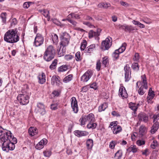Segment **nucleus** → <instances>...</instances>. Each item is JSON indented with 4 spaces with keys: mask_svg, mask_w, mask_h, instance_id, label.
Returning <instances> with one entry per match:
<instances>
[{
    "mask_svg": "<svg viewBox=\"0 0 159 159\" xmlns=\"http://www.w3.org/2000/svg\"><path fill=\"white\" fill-rule=\"evenodd\" d=\"M17 28L8 30L5 34L4 41L11 43L17 42L19 40V36L17 34Z\"/></svg>",
    "mask_w": 159,
    "mask_h": 159,
    "instance_id": "1",
    "label": "nucleus"
},
{
    "mask_svg": "<svg viewBox=\"0 0 159 159\" xmlns=\"http://www.w3.org/2000/svg\"><path fill=\"white\" fill-rule=\"evenodd\" d=\"M56 55V50L53 46L52 45L48 46L44 52L43 58L47 62L51 61L53 59Z\"/></svg>",
    "mask_w": 159,
    "mask_h": 159,
    "instance_id": "2",
    "label": "nucleus"
},
{
    "mask_svg": "<svg viewBox=\"0 0 159 159\" xmlns=\"http://www.w3.org/2000/svg\"><path fill=\"white\" fill-rule=\"evenodd\" d=\"M17 143V139L16 138L9 140L8 141L3 143L2 145V148L3 151L8 152L10 150L12 151L15 148V144Z\"/></svg>",
    "mask_w": 159,
    "mask_h": 159,
    "instance_id": "3",
    "label": "nucleus"
},
{
    "mask_svg": "<svg viewBox=\"0 0 159 159\" xmlns=\"http://www.w3.org/2000/svg\"><path fill=\"white\" fill-rule=\"evenodd\" d=\"M79 121L81 126L85 125L87 121L89 122V123L95 122L94 115L93 113H90L87 115L82 116Z\"/></svg>",
    "mask_w": 159,
    "mask_h": 159,
    "instance_id": "4",
    "label": "nucleus"
},
{
    "mask_svg": "<svg viewBox=\"0 0 159 159\" xmlns=\"http://www.w3.org/2000/svg\"><path fill=\"white\" fill-rule=\"evenodd\" d=\"M70 38V37L68 33L66 32L63 33L60 37V45L63 47L67 46L69 43Z\"/></svg>",
    "mask_w": 159,
    "mask_h": 159,
    "instance_id": "5",
    "label": "nucleus"
},
{
    "mask_svg": "<svg viewBox=\"0 0 159 159\" xmlns=\"http://www.w3.org/2000/svg\"><path fill=\"white\" fill-rule=\"evenodd\" d=\"M126 45V43H124L120 48L115 50L112 55L113 60H116L119 58V54L125 51Z\"/></svg>",
    "mask_w": 159,
    "mask_h": 159,
    "instance_id": "6",
    "label": "nucleus"
},
{
    "mask_svg": "<svg viewBox=\"0 0 159 159\" xmlns=\"http://www.w3.org/2000/svg\"><path fill=\"white\" fill-rule=\"evenodd\" d=\"M29 98V95L23 94H19L17 97L20 103L22 105H26L28 103Z\"/></svg>",
    "mask_w": 159,
    "mask_h": 159,
    "instance_id": "7",
    "label": "nucleus"
},
{
    "mask_svg": "<svg viewBox=\"0 0 159 159\" xmlns=\"http://www.w3.org/2000/svg\"><path fill=\"white\" fill-rule=\"evenodd\" d=\"M101 31L102 30L100 28L97 29L96 31L93 30H90L88 33L89 38L91 39L94 37L95 39L98 40L99 39V36L100 35Z\"/></svg>",
    "mask_w": 159,
    "mask_h": 159,
    "instance_id": "8",
    "label": "nucleus"
},
{
    "mask_svg": "<svg viewBox=\"0 0 159 159\" xmlns=\"http://www.w3.org/2000/svg\"><path fill=\"white\" fill-rule=\"evenodd\" d=\"M0 138V140L1 141L5 143L13 139V138H15L13 136H12V133L11 131L6 130V131L4 132V133L1 136Z\"/></svg>",
    "mask_w": 159,
    "mask_h": 159,
    "instance_id": "9",
    "label": "nucleus"
},
{
    "mask_svg": "<svg viewBox=\"0 0 159 159\" xmlns=\"http://www.w3.org/2000/svg\"><path fill=\"white\" fill-rule=\"evenodd\" d=\"M44 39L43 35L37 34L35 38L34 45L36 47H39L42 45L44 42Z\"/></svg>",
    "mask_w": 159,
    "mask_h": 159,
    "instance_id": "10",
    "label": "nucleus"
},
{
    "mask_svg": "<svg viewBox=\"0 0 159 159\" xmlns=\"http://www.w3.org/2000/svg\"><path fill=\"white\" fill-rule=\"evenodd\" d=\"M125 79V82H128L131 78V69L128 64H126L124 68Z\"/></svg>",
    "mask_w": 159,
    "mask_h": 159,
    "instance_id": "11",
    "label": "nucleus"
},
{
    "mask_svg": "<svg viewBox=\"0 0 159 159\" xmlns=\"http://www.w3.org/2000/svg\"><path fill=\"white\" fill-rule=\"evenodd\" d=\"M111 39L110 37L106 38L105 40L103 41L101 44V48L104 50H108L111 45V42H110Z\"/></svg>",
    "mask_w": 159,
    "mask_h": 159,
    "instance_id": "12",
    "label": "nucleus"
},
{
    "mask_svg": "<svg viewBox=\"0 0 159 159\" xmlns=\"http://www.w3.org/2000/svg\"><path fill=\"white\" fill-rule=\"evenodd\" d=\"M117 29L119 30H122L126 32L130 33L131 31L134 30V29L131 25H128L126 24L121 25L119 24L117 25Z\"/></svg>",
    "mask_w": 159,
    "mask_h": 159,
    "instance_id": "13",
    "label": "nucleus"
},
{
    "mask_svg": "<svg viewBox=\"0 0 159 159\" xmlns=\"http://www.w3.org/2000/svg\"><path fill=\"white\" fill-rule=\"evenodd\" d=\"M71 107L72 110L75 113H77L79 110V108L77 104V101L75 97H72L71 98Z\"/></svg>",
    "mask_w": 159,
    "mask_h": 159,
    "instance_id": "14",
    "label": "nucleus"
},
{
    "mask_svg": "<svg viewBox=\"0 0 159 159\" xmlns=\"http://www.w3.org/2000/svg\"><path fill=\"white\" fill-rule=\"evenodd\" d=\"M93 72L91 70H88L81 77V81L87 82L93 75Z\"/></svg>",
    "mask_w": 159,
    "mask_h": 159,
    "instance_id": "15",
    "label": "nucleus"
},
{
    "mask_svg": "<svg viewBox=\"0 0 159 159\" xmlns=\"http://www.w3.org/2000/svg\"><path fill=\"white\" fill-rule=\"evenodd\" d=\"M138 117L139 121H142L145 123H147L148 121V116L145 113L141 112L138 114Z\"/></svg>",
    "mask_w": 159,
    "mask_h": 159,
    "instance_id": "16",
    "label": "nucleus"
},
{
    "mask_svg": "<svg viewBox=\"0 0 159 159\" xmlns=\"http://www.w3.org/2000/svg\"><path fill=\"white\" fill-rule=\"evenodd\" d=\"M47 143V140L46 139H43L36 144L35 148L37 149L40 150L43 148L44 145Z\"/></svg>",
    "mask_w": 159,
    "mask_h": 159,
    "instance_id": "17",
    "label": "nucleus"
},
{
    "mask_svg": "<svg viewBox=\"0 0 159 159\" xmlns=\"http://www.w3.org/2000/svg\"><path fill=\"white\" fill-rule=\"evenodd\" d=\"M74 134L75 136L78 137H81L87 135L89 133L86 131L77 130L74 131Z\"/></svg>",
    "mask_w": 159,
    "mask_h": 159,
    "instance_id": "18",
    "label": "nucleus"
},
{
    "mask_svg": "<svg viewBox=\"0 0 159 159\" xmlns=\"http://www.w3.org/2000/svg\"><path fill=\"white\" fill-rule=\"evenodd\" d=\"M119 95L123 98H127L128 95L124 87L120 88L119 90Z\"/></svg>",
    "mask_w": 159,
    "mask_h": 159,
    "instance_id": "19",
    "label": "nucleus"
},
{
    "mask_svg": "<svg viewBox=\"0 0 159 159\" xmlns=\"http://www.w3.org/2000/svg\"><path fill=\"white\" fill-rule=\"evenodd\" d=\"M37 107L39 108V111L41 115H43L45 114L44 106L43 103L41 102L38 103L37 104Z\"/></svg>",
    "mask_w": 159,
    "mask_h": 159,
    "instance_id": "20",
    "label": "nucleus"
},
{
    "mask_svg": "<svg viewBox=\"0 0 159 159\" xmlns=\"http://www.w3.org/2000/svg\"><path fill=\"white\" fill-rule=\"evenodd\" d=\"M58 78L59 77L58 76H53L51 80V84L53 85L56 84L57 85L59 86L60 83V80H59Z\"/></svg>",
    "mask_w": 159,
    "mask_h": 159,
    "instance_id": "21",
    "label": "nucleus"
},
{
    "mask_svg": "<svg viewBox=\"0 0 159 159\" xmlns=\"http://www.w3.org/2000/svg\"><path fill=\"white\" fill-rule=\"evenodd\" d=\"M141 78L142 80L141 83V86L144 87L145 89H147L148 88V82L145 75H142L141 76Z\"/></svg>",
    "mask_w": 159,
    "mask_h": 159,
    "instance_id": "22",
    "label": "nucleus"
},
{
    "mask_svg": "<svg viewBox=\"0 0 159 159\" xmlns=\"http://www.w3.org/2000/svg\"><path fill=\"white\" fill-rule=\"evenodd\" d=\"M28 132L30 135L33 136L38 134V130L35 127H30L29 129Z\"/></svg>",
    "mask_w": 159,
    "mask_h": 159,
    "instance_id": "23",
    "label": "nucleus"
},
{
    "mask_svg": "<svg viewBox=\"0 0 159 159\" xmlns=\"http://www.w3.org/2000/svg\"><path fill=\"white\" fill-rule=\"evenodd\" d=\"M113 132L114 134H117L120 133L122 131V129L121 127L119 125L113 126L112 128Z\"/></svg>",
    "mask_w": 159,
    "mask_h": 159,
    "instance_id": "24",
    "label": "nucleus"
},
{
    "mask_svg": "<svg viewBox=\"0 0 159 159\" xmlns=\"http://www.w3.org/2000/svg\"><path fill=\"white\" fill-rule=\"evenodd\" d=\"M154 123L151 128L150 132L152 134H154L159 128V123L157 121L154 122Z\"/></svg>",
    "mask_w": 159,
    "mask_h": 159,
    "instance_id": "25",
    "label": "nucleus"
},
{
    "mask_svg": "<svg viewBox=\"0 0 159 159\" xmlns=\"http://www.w3.org/2000/svg\"><path fill=\"white\" fill-rule=\"evenodd\" d=\"M39 11L45 17L47 18V20L49 21L50 19L49 11L46 9L40 10Z\"/></svg>",
    "mask_w": 159,
    "mask_h": 159,
    "instance_id": "26",
    "label": "nucleus"
},
{
    "mask_svg": "<svg viewBox=\"0 0 159 159\" xmlns=\"http://www.w3.org/2000/svg\"><path fill=\"white\" fill-rule=\"evenodd\" d=\"M45 78V74L43 72H42L41 75H39L38 77L39 83L40 84H43L46 81Z\"/></svg>",
    "mask_w": 159,
    "mask_h": 159,
    "instance_id": "27",
    "label": "nucleus"
},
{
    "mask_svg": "<svg viewBox=\"0 0 159 159\" xmlns=\"http://www.w3.org/2000/svg\"><path fill=\"white\" fill-rule=\"evenodd\" d=\"M95 45L94 44H92L89 46L85 50V52L91 53L93 51L95 50Z\"/></svg>",
    "mask_w": 159,
    "mask_h": 159,
    "instance_id": "28",
    "label": "nucleus"
},
{
    "mask_svg": "<svg viewBox=\"0 0 159 159\" xmlns=\"http://www.w3.org/2000/svg\"><path fill=\"white\" fill-rule=\"evenodd\" d=\"M123 152L121 150H118L115 154L114 158L115 159H120L122 156Z\"/></svg>",
    "mask_w": 159,
    "mask_h": 159,
    "instance_id": "29",
    "label": "nucleus"
},
{
    "mask_svg": "<svg viewBox=\"0 0 159 159\" xmlns=\"http://www.w3.org/2000/svg\"><path fill=\"white\" fill-rule=\"evenodd\" d=\"M97 124L95 122H90L87 125V127L89 129H94L96 128Z\"/></svg>",
    "mask_w": 159,
    "mask_h": 159,
    "instance_id": "30",
    "label": "nucleus"
},
{
    "mask_svg": "<svg viewBox=\"0 0 159 159\" xmlns=\"http://www.w3.org/2000/svg\"><path fill=\"white\" fill-rule=\"evenodd\" d=\"M86 143L87 147L88 149H91L92 148L93 145V141L92 139H88L87 140Z\"/></svg>",
    "mask_w": 159,
    "mask_h": 159,
    "instance_id": "31",
    "label": "nucleus"
},
{
    "mask_svg": "<svg viewBox=\"0 0 159 159\" xmlns=\"http://www.w3.org/2000/svg\"><path fill=\"white\" fill-rule=\"evenodd\" d=\"M139 66L138 63H133L131 66V68L134 71L137 72L139 71Z\"/></svg>",
    "mask_w": 159,
    "mask_h": 159,
    "instance_id": "32",
    "label": "nucleus"
},
{
    "mask_svg": "<svg viewBox=\"0 0 159 159\" xmlns=\"http://www.w3.org/2000/svg\"><path fill=\"white\" fill-rule=\"evenodd\" d=\"M127 151L129 152L132 151L133 153H136L137 152V148L136 145H131L127 149Z\"/></svg>",
    "mask_w": 159,
    "mask_h": 159,
    "instance_id": "33",
    "label": "nucleus"
},
{
    "mask_svg": "<svg viewBox=\"0 0 159 159\" xmlns=\"http://www.w3.org/2000/svg\"><path fill=\"white\" fill-rule=\"evenodd\" d=\"M57 64V59H55L52 62L51 64L49 66V68L51 70L55 69Z\"/></svg>",
    "mask_w": 159,
    "mask_h": 159,
    "instance_id": "34",
    "label": "nucleus"
},
{
    "mask_svg": "<svg viewBox=\"0 0 159 159\" xmlns=\"http://www.w3.org/2000/svg\"><path fill=\"white\" fill-rule=\"evenodd\" d=\"M73 77V75L72 74L66 77L63 80V82L65 83L69 82L71 80Z\"/></svg>",
    "mask_w": 159,
    "mask_h": 159,
    "instance_id": "35",
    "label": "nucleus"
},
{
    "mask_svg": "<svg viewBox=\"0 0 159 159\" xmlns=\"http://www.w3.org/2000/svg\"><path fill=\"white\" fill-rule=\"evenodd\" d=\"M146 129V128L144 125H142L140 127L139 133L141 136H143L144 134Z\"/></svg>",
    "mask_w": 159,
    "mask_h": 159,
    "instance_id": "36",
    "label": "nucleus"
},
{
    "mask_svg": "<svg viewBox=\"0 0 159 159\" xmlns=\"http://www.w3.org/2000/svg\"><path fill=\"white\" fill-rule=\"evenodd\" d=\"M68 66L66 65H62L59 67L58 69V72H64L66 70L68 69Z\"/></svg>",
    "mask_w": 159,
    "mask_h": 159,
    "instance_id": "37",
    "label": "nucleus"
},
{
    "mask_svg": "<svg viewBox=\"0 0 159 159\" xmlns=\"http://www.w3.org/2000/svg\"><path fill=\"white\" fill-rule=\"evenodd\" d=\"M87 43L86 40H84L81 43L80 47V50L81 51H84L87 46Z\"/></svg>",
    "mask_w": 159,
    "mask_h": 159,
    "instance_id": "38",
    "label": "nucleus"
},
{
    "mask_svg": "<svg viewBox=\"0 0 159 159\" xmlns=\"http://www.w3.org/2000/svg\"><path fill=\"white\" fill-rule=\"evenodd\" d=\"M43 154L44 156L45 157H49L52 155V152L51 150H46L43 152Z\"/></svg>",
    "mask_w": 159,
    "mask_h": 159,
    "instance_id": "39",
    "label": "nucleus"
},
{
    "mask_svg": "<svg viewBox=\"0 0 159 159\" xmlns=\"http://www.w3.org/2000/svg\"><path fill=\"white\" fill-rule=\"evenodd\" d=\"M107 106L106 103H104L99 107L98 111L99 112H101L104 111L107 107Z\"/></svg>",
    "mask_w": 159,
    "mask_h": 159,
    "instance_id": "40",
    "label": "nucleus"
},
{
    "mask_svg": "<svg viewBox=\"0 0 159 159\" xmlns=\"http://www.w3.org/2000/svg\"><path fill=\"white\" fill-rule=\"evenodd\" d=\"M102 63L105 67H107L109 64V61L107 57H105L102 58Z\"/></svg>",
    "mask_w": 159,
    "mask_h": 159,
    "instance_id": "41",
    "label": "nucleus"
},
{
    "mask_svg": "<svg viewBox=\"0 0 159 159\" xmlns=\"http://www.w3.org/2000/svg\"><path fill=\"white\" fill-rule=\"evenodd\" d=\"M7 13L6 12L2 13L1 14L0 17L2 18V21L3 23H5L6 21Z\"/></svg>",
    "mask_w": 159,
    "mask_h": 159,
    "instance_id": "42",
    "label": "nucleus"
},
{
    "mask_svg": "<svg viewBox=\"0 0 159 159\" xmlns=\"http://www.w3.org/2000/svg\"><path fill=\"white\" fill-rule=\"evenodd\" d=\"M129 107L131 109L133 110L134 111V113L138 109V107L135 106V104L134 103H129Z\"/></svg>",
    "mask_w": 159,
    "mask_h": 159,
    "instance_id": "43",
    "label": "nucleus"
},
{
    "mask_svg": "<svg viewBox=\"0 0 159 159\" xmlns=\"http://www.w3.org/2000/svg\"><path fill=\"white\" fill-rule=\"evenodd\" d=\"M52 39L54 43H57L58 41V39L57 35L56 34H54L52 35Z\"/></svg>",
    "mask_w": 159,
    "mask_h": 159,
    "instance_id": "44",
    "label": "nucleus"
},
{
    "mask_svg": "<svg viewBox=\"0 0 159 159\" xmlns=\"http://www.w3.org/2000/svg\"><path fill=\"white\" fill-rule=\"evenodd\" d=\"M70 16L72 18H75L77 19H79L80 18V15L78 14H76L74 13H71L68 16Z\"/></svg>",
    "mask_w": 159,
    "mask_h": 159,
    "instance_id": "45",
    "label": "nucleus"
},
{
    "mask_svg": "<svg viewBox=\"0 0 159 159\" xmlns=\"http://www.w3.org/2000/svg\"><path fill=\"white\" fill-rule=\"evenodd\" d=\"M158 145V143L156 140H154L151 144V148L153 149H155Z\"/></svg>",
    "mask_w": 159,
    "mask_h": 159,
    "instance_id": "46",
    "label": "nucleus"
},
{
    "mask_svg": "<svg viewBox=\"0 0 159 159\" xmlns=\"http://www.w3.org/2000/svg\"><path fill=\"white\" fill-rule=\"evenodd\" d=\"M67 20L69 22H70L71 24L73 25L74 26H76L77 23L75 21L71 20L70 18V16H68L67 18Z\"/></svg>",
    "mask_w": 159,
    "mask_h": 159,
    "instance_id": "47",
    "label": "nucleus"
},
{
    "mask_svg": "<svg viewBox=\"0 0 159 159\" xmlns=\"http://www.w3.org/2000/svg\"><path fill=\"white\" fill-rule=\"evenodd\" d=\"M90 87L96 90L98 89V86L97 84L95 82H93L92 84H89Z\"/></svg>",
    "mask_w": 159,
    "mask_h": 159,
    "instance_id": "48",
    "label": "nucleus"
},
{
    "mask_svg": "<svg viewBox=\"0 0 159 159\" xmlns=\"http://www.w3.org/2000/svg\"><path fill=\"white\" fill-rule=\"evenodd\" d=\"M144 88L145 89V87L142 86L139 88L138 91V93L139 95H142L144 93L145 91L143 90Z\"/></svg>",
    "mask_w": 159,
    "mask_h": 159,
    "instance_id": "49",
    "label": "nucleus"
},
{
    "mask_svg": "<svg viewBox=\"0 0 159 159\" xmlns=\"http://www.w3.org/2000/svg\"><path fill=\"white\" fill-rule=\"evenodd\" d=\"M75 60L77 61H81V59L80 58V52H78L75 54Z\"/></svg>",
    "mask_w": 159,
    "mask_h": 159,
    "instance_id": "50",
    "label": "nucleus"
},
{
    "mask_svg": "<svg viewBox=\"0 0 159 159\" xmlns=\"http://www.w3.org/2000/svg\"><path fill=\"white\" fill-rule=\"evenodd\" d=\"M110 6V4L109 3H103L102 4H99L98 5V6L100 7H103L104 8H106L109 7Z\"/></svg>",
    "mask_w": 159,
    "mask_h": 159,
    "instance_id": "51",
    "label": "nucleus"
},
{
    "mask_svg": "<svg viewBox=\"0 0 159 159\" xmlns=\"http://www.w3.org/2000/svg\"><path fill=\"white\" fill-rule=\"evenodd\" d=\"M101 62L100 60L97 61L96 64V69L98 71H99L100 70Z\"/></svg>",
    "mask_w": 159,
    "mask_h": 159,
    "instance_id": "52",
    "label": "nucleus"
},
{
    "mask_svg": "<svg viewBox=\"0 0 159 159\" xmlns=\"http://www.w3.org/2000/svg\"><path fill=\"white\" fill-rule=\"evenodd\" d=\"M58 105V104L57 103L52 104L51 105V108L52 110H56L57 109Z\"/></svg>",
    "mask_w": 159,
    "mask_h": 159,
    "instance_id": "53",
    "label": "nucleus"
},
{
    "mask_svg": "<svg viewBox=\"0 0 159 159\" xmlns=\"http://www.w3.org/2000/svg\"><path fill=\"white\" fill-rule=\"evenodd\" d=\"M31 2H26L24 3L23 5V7L24 8L27 9L29 8L30 6V5Z\"/></svg>",
    "mask_w": 159,
    "mask_h": 159,
    "instance_id": "54",
    "label": "nucleus"
},
{
    "mask_svg": "<svg viewBox=\"0 0 159 159\" xmlns=\"http://www.w3.org/2000/svg\"><path fill=\"white\" fill-rule=\"evenodd\" d=\"M61 47L60 48V50L58 52V54L59 57H61L64 56L65 53V52H64L63 50L62 49V50H60Z\"/></svg>",
    "mask_w": 159,
    "mask_h": 159,
    "instance_id": "55",
    "label": "nucleus"
},
{
    "mask_svg": "<svg viewBox=\"0 0 159 159\" xmlns=\"http://www.w3.org/2000/svg\"><path fill=\"white\" fill-rule=\"evenodd\" d=\"M148 95L149 96H153V97L155 96L154 92L152 90L151 88H150L149 89Z\"/></svg>",
    "mask_w": 159,
    "mask_h": 159,
    "instance_id": "56",
    "label": "nucleus"
},
{
    "mask_svg": "<svg viewBox=\"0 0 159 159\" xmlns=\"http://www.w3.org/2000/svg\"><path fill=\"white\" fill-rule=\"evenodd\" d=\"M54 23L57 25L60 26L61 27H63L65 25V24H62L60 22L57 20H54Z\"/></svg>",
    "mask_w": 159,
    "mask_h": 159,
    "instance_id": "57",
    "label": "nucleus"
},
{
    "mask_svg": "<svg viewBox=\"0 0 159 159\" xmlns=\"http://www.w3.org/2000/svg\"><path fill=\"white\" fill-rule=\"evenodd\" d=\"M84 25H86L89 27H95V26L89 22L88 21H84L83 22Z\"/></svg>",
    "mask_w": 159,
    "mask_h": 159,
    "instance_id": "58",
    "label": "nucleus"
},
{
    "mask_svg": "<svg viewBox=\"0 0 159 159\" xmlns=\"http://www.w3.org/2000/svg\"><path fill=\"white\" fill-rule=\"evenodd\" d=\"M136 143L138 146H140L144 144H145V142L144 141L138 140L137 141Z\"/></svg>",
    "mask_w": 159,
    "mask_h": 159,
    "instance_id": "59",
    "label": "nucleus"
},
{
    "mask_svg": "<svg viewBox=\"0 0 159 159\" xmlns=\"http://www.w3.org/2000/svg\"><path fill=\"white\" fill-rule=\"evenodd\" d=\"M73 57V56L69 55H66L65 56V58L66 60H70L72 59Z\"/></svg>",
    "mask_w": 159,
    "mask_h": 159,
    "instance_id": "60",
    "label": "nucleus"
},
{
    "mask_svg": "<svg viewBox=\"0 0 159 159\" xmlns=\"http://www.w3.org/2000/svg\"><path fill=\"white\" fill-rule=\"evenodd\" d=\"M152 118L153 119V122H155L156 120H158L159 119V113L157 115H154Z\"/></svg>",
    "mask_w": 159,
    "mask_h": 159,
    "instance_id": "61",
    "label": "nucleus"
},
{
    "mask_svg": "<svg viewBox=\"0 0 159 159\" xmlns=\"http://www.w3.org/2000/svg\"><path fill=\"white\" fill-rule=\"evenodd\" d=\"M7 130L3 129L2 126H0V136H1L4 133V132L6 131Z\"/></svg>",
    "mask_w": 159,
    "mask_h": 159,
    "instance_id": "62",
    "label": "nucleus"
},
{
    "mask_svg": "<svg viewBox=\"0 0 159 159\" xmlns=\"http://www.w3.org/2000/svg\"><path fill=\"white\" fill-rule=\"evenodd\" d=\"M52 93L54 95L53 96L55 97H57L59 96V95L60 94L59 92L58 91L56 90L53 91L52 92Z\"/></svg>",
    "mask_w": 159,
    "mask_h": 159,
    "instance_id": "63",
    "label": "nucleus"
},
{
    "mask_svg": "<svg viewBox=\"0 0 159 159\" xmlns=\"http://www.w3.org/2000/svg\"><path fill=\"white\" fill-rule=\"evenodd\" d=\"M111 115L114 116H120V114L117 112H116L115 111H113L111 113Z\"/></svg>",
    "mask_w": 159,
    "mask_h": 159,
    "instance_id": "64",
    "label": "nucleus"
}]
</instances>
